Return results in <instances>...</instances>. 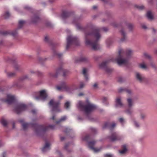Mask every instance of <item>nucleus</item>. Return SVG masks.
<instances>
[{
	"label": "nucleus",
	"instance_id": "16",
	"mask_svg": "<svg viewBox=\"0 0 157 157\" xmlns=\"http://www.w3.org/2000/svg\"><path fill=\"white\" fill-rule=\"evenodd\" d=\"M109 138L113 141L119 140L121 139V136H118L116 132L113 133Z\"/></svg>",
	"mask_w": 157,
	"mask_h": 157
},
{
	"label": "nucleus",
	"instance_id": "6",
	"mask_svg": "<svg viewBox=\"0 0 157 157\" xmlns=\"http://www.w3.org/2000/svg\"><path fill=\"white\" fill-rule=\"evenodd\" d=\"M61 72L63 73V76H65L68 74L69 71L67 70H64L62 67H60L56 70L55 74L51 73L49 74V75L51 77H56Z\"/></svg>",
	"mask_w": 157,
	"mask_h": 157
},
{
	"label": "nucleus",
	"instance_id": "12",
	"mask_svg": "<svg viewBox=\"0 0 157 157\" xmlns=\"http://www.w3.org/2000/svg\"><path fill=\"white\" fill-rule=\"evenodd\" d=\"M96 142V141L93 140L89 142L88 145L90 149L93 150L95 152H98L101 150V148H97L94 147V146Z\"/></svg>",
	"mask_w": 157,
	"mask_h": 157
},
{
	"label": "nucleus",
	"instance_id": "50",
	"mask_svg": "<svg viewBox=\"0 0 157 157\" xmlns=\"http://www.w3.org/2000/svg\"><path fill=\"white\" fill-rule=\"evenodd\" d=\"M144 56L147 58H150V56L147 53H144Z\"/></svg>",
	"mask_w": 157,
	"mask_h": 157
},
{
	"label": "nucleus",
	"instance_id": "62",
	"mask_svg": "<svg viewBox=\"0 0 157 157\" xmlns=\"http://www.w3.org/2000/svg\"><path fill=\"white\" fill-rule=\"evenodd\" d=\"M107 100V98H105V97L104 98H103V102H105V101H106Z\"/></svg>",
	"mask_w": 157,
	"mask_h": 157
},
{
	"label": "nucleus",
	"instance_id": "46",
	"mask_svg": "<svg viewBox=\"0 0 157 157\" xmlns=\"http://www.w3.org/2000/svg\"><path fill=\"white\" fill-rule=\"evenodd\" d=\"M91 132L94 133H95L97 131L96 129L95 128H91Z\"/></svg>",
	"mask_w": 157,
	"mask_h": 157
},
{
	"label": "nucleus",
	"instance_id": "61",
	"mask_svg": "<svg viewBox=\"0 0 157 157\" xmlns=\"http://www.w3.org/2000/svg\"><path fill=\"white\" fill-rule=\"evenodd\" d=\"M97 8V6H93V9L94 10H95V9H96Z\"/></svg>",
	"mask_w": 157,
	"mask_h": 157
},
{
	"label": "nucleus",
	"instance_id": "30",
	"mask_svg": "<svg viewBox=\"0 0 157 157\" xmlns=\"http://www.w3.org/2000/svg\"><path fill=\"white\" fill-rule=\"evenodd\" d=\"M123 91H126L128 94H130L131 92V91L130 90L124 89L122 88H120L118 90V92H121Z\"/></svg>",
	"mask_w": 157,
	"mask_h": 157
},
{
	"label": "nucleus",
	"instance_id": "54",
	"mask_svg": "<svg viewBox=\"0 0 157 157\" xmlns=\"http://www.w3.org/2000/svg\"><path fill=\"white\" fill-rule=\"evenodd\" d=\"M145 115L144 114H141V118L142 119H144V118L145 117Z\"/></svg>",
	"mask_w": 157,
	"mask_h": 157
},
{
	"label": "nucleus",
	"instance_id": "45",
	"mask_svg": "<svg viewBox=\"0 0 157 157\" xmlns=\"http://www.w3.org/2000/svg\"><path fill=\"white\" fill-rule=\"evenodd\" d=\"M119 121L122 124H123L124 122V121L123 118H120L119 119Z\"/></svg>",
	"mask_w": 157,
	"mask_h": 157
},
{
	"label": "nucleus",
	"instance_id": "28",
	"mask_svg": "<svg viewBox=\"0 0 157 157\" xmlns=\"http://www.w3.org/2000/svg\"><path fill=\"white\" fill-rule=\"evenodd\" d=\"M67 119V117L66 116H63L61 117V118L58 121H56L57 124H59L61 122L63 121L66 120Z\"/></svg>",
	"mask_w": 157,
	"mask_h": 157
},
{
	"label": "nucleus",
	"instance_id": "51",
	"mask_svg": "<svg viewBox=\"0 0 157 157\" xmlns=\"http://www.w3.org/2000/svg\"><path fill=\"white\" fill-rule=\"evenodd\" d=\"M48 40H48V37L47 36H46L45 37L44 41L45 42H48Z\"/></svg>",
	"mask_w": 157,
	"mask_h": 157
},
{
	"label": "nucleus",
	"instance_id": "1",
	"mask_svg": "<svg viewBox=\"0 0 157 157\" xmlns=\"http://www.w3.org/2000/svg\"><path fill=\"white\" fill-rule=\"evenodd\" d=\"M101 29L98 28L93 29L91 32L85 33V43L86 45L92 47L94 50L99 48L98 41L101 37Z\"/></svg>",
	"mask_w": 157,
	"mask_h": 157
},
{
	"label": "nucleus",
	"instance_id": "42",
	"mask_svg": "<svg viewBox=\"0 0 157 157\" xmlns=\"http://www.w3.org/2000/svg\"><path fill=\"white\" fill-rule=\"evenodd\" d=\"M112 43V42L110 39H109L106 41V44L108 47H109V45Z\"/></svg>",
	"mask_w": 157,
	"mask_h": 157
},
{
	"label": "nucleus",
	"instance_id": "36",
	"mask_svg": "<svg viewBox=\"0 0 157 157\" xmlns=\"http://www.w3.org/2000/svg\"><path fill=\"white\" fill-rule=\"evenodd\" d=\"M10 16V14L9 12L7 11L6 12L4 15V17L6 19L8 18Z\"/></svg>",
	"mask_w": 157,
	"mask_h": 157
},
{
	"label": "nucleus",
	"instance_id": "57",
	"mask_svg": "<svg viewBox=\"0 0 157 157\" xmlns=\"http://www.w3.org/2000/svg\"><path fill=\"white\" fill-rule=\"evenodd\" d=\"M142 28H143V29H146L147 28L146 26L144 25H142Z\"/></svg>",
	"mask_w": 157,
	"mask_h": 157
},
{
	"label": "nucleus",
	"instance_id": "4",
	"mask_svg": "<svg viewBox=\"0 0 157 157\" xmlns=\"http://www.w3.org/2000/svg\"><path fill=\"white\" fill-rule=\"evenodd\" d=\"M78 106L82 110L84 111L86 114H88L96 108V106L91 103L88 100L85 102L79 101Z\"/></svg>",
	"mask_w": 157,
	"mask_h": 157
},
{
	"label": "nucleus",
	"instance_id": "58",
	"mask_svg": "<svg viewBox=\"0 0 157 157\" xmlns=\"http://www.w3.org/2000/svg\"><path fill=\"white\" fill-rule=\"evenodd\" d=\"M36 73H37L38 75L39 76H41L42 74V73L39 71L36 72Z\"/></svg>",
	"mask_w": 157,
	"mask_h": 157
},
{
	"label": "nucleus",
	"instance_id": "60",
	"mask_svg": "<svg viewBox=\"0 0 157 157\" xmlns=\"http://www.w3.org/2000/svg\"><path fill=\"white\" fill-rule=\"evenodd\" d=\"M118 81L120 82H121L122 81V78H120L118 80Z\"/></svg>",
	"mask_w": 157,
	"mask_h": 157
},
{
	"label": "nucleus",
	"instance_id": "47",
	"mask_svg": "<svg viewBox=\"0 0 157 157\" xmlns=\"http://www.w3.org/2000/svg\"><path fill=\"white\" fill-rule=\"evenodd\" d=\"M105 157H112L113 156L112 155L109 154H105L104 155Z\"/></svg>",
	"mask_w": 157,
	"mask_h": 157
},
{
	"label": "nucleus",
	"instance_id": "31",
	"mask_svg": "<svg viewBox=\"0 0 157 157\" xmlns=\"http://www.w3.org/2000/svg\"><path fill=\"white\" fill-rule=\"evenodd\" d=\"M16 73L14 72H8L7 73V75L8 77H12L14 76Z\"/></svg>",
	"mask_w": 157,
	"mask_h": 157
},
{
	"label": "nucleus",
	"instance_id": "19",
	"mask_svg": "<svg viewBox=\"0 0 157 157\" xmlns=\"http://www.w3.org/2000/svg\"><path fill=\"white\" fill-rule=\"evenodd\" d=\"M50 144L48 142H46L45 146L42 149L43 152H45L50 149Z\"/></svg>",
	"mask_w": 157,
	"mask_h": 157
},
{
	"label": "nucleus",
	"instance_id": "52",
	"mask_svg": "<svg viewBox=\"0 0 157 157\" xmlns=\"http://www.w3.org/2000/svg\"><path fill=\"white\" fill-rule=\"evenodd\" d=\"M102 29L103 31L105 32H106L108 31V29L106 27H103L102 28Z\"/></svg>",
	"mask_w": 157,
	"mask_h": 157
},
{
	"label": "nucleus",
	"instance_id": "2",
	"mask_svg": "<svg viewBox=\"0 0 157 157\" xmlns=\"http://www.w3.org/2000/svg\"><path fill=\"white\" fill-rule=\"evenodd\" d=\"M21 123H22V125L23 129L25 130L27 128L31 126L33 128L35 132H37L40 131H45L48 130V128L54 129L55 126L52 125H49L48 126H46L44 125H40L37 124L28 123H24V121L21 120L20 121Z\"/></svg>",
	"mask_w": 157,
	"mask_h": 157
},
{
	"label": "nucleus",
	"instance_id": "20",
	"mask_svg": "<svg viewBox=\"0 0 157 157\" xmlns=\"http://www.w3.org/2000/svg\"><path fill=\"white\" fill-rule=\"evenodd\" d=\"M116 107H122L123 104L121 102V99L119 97L117 98L116 100Z\"/></svg>",
	"mask_w": 157,
	"mask_h": 157
},
{
	"label": "nucleus",
	"instance_id": "22",
	"mask_svg": "<svg viewBox=\"0 0 157 157\" xmlns=\"http://www.w3.org/2000/svg\"><path fill=\"white\" fill-rule=\"evenodd\" d=\"M136 77L137 79L140 82H142L145 80V78L144 77H142L138 73L136 74Z\"/></svg>",
	"mask_w": 157,
	"mask_h": 157
},
{
	"label": "nucleus",
	"instance_id": "25",
	"mask_svg": "<svg viewBox=\"0 0 157 157\" xmlns=\"http://www.w3.org/2000/svg\"><path fill=\"white\" fill-rule=\"evenodd\" d=\"M87 59L85 57L82 56L81 57L79 58V60H76L75 62L76 63H78L79 62H85L87 61Z\"/></svg>",
	"mask_w": 157,
	"mask_h": 157
},
{
	"label": "nucleus",
	"instance_id": "11",
	"mask_svg": "<svg viewBox=\"0 0 157 157\" xmlns=\"http://www.w3.org/2000/svg\"><path fill=\"white\" fill-rule=\"evenodd\" d=\"M7 99L3 100V101L7 102L9 104H11L15 102V99L14 96L8 94L7 95Z\"/></svg>",
	"mask_w": 157,
	"mask_h": 157
},
{
	"label": "nucleus",
	"instance_id": "10",
	"mask_svg": "<svg viewBox=\"0 0 157 157\" xmlns=\"http://www.w3.org/2000/svg\"><path fill=\"white\" fill-rule=\"evenodd\" d=\"M47 97V94L46 91L44 90L40 91L39 93V95L38 96L35 97L36 100L45 99Z\"/></svg>",
	"mask_w": 157,
	"mask_h": 157
},
{
	"label": "nucleus",
	"instance_id": "41",
	"mask_svg": "<svg viewBox=\"0 0 157 157\" xmlns=\"http://www.w3.org/2000/svg\"><path fill=\"white\" fill-rule=\"evenodd\" d=\"M127 26H128V28L130 30H131L133 28V26L131 24H128L127 25Z\"/></svg>",
	"mask_w": 157,
	"mask_h": 157
},
{
	"label": "nucleus",
	"instance_id": "15",
	"mask_svg": "<svg viewBox=\"0 0 157 157\" xmlns=\"http://www.w3.org/2000/svg\"><path fill=\"white\" fill-rule=\"evenodd\" d=\"M17 29L13 31L12 32L10 31H5L0 32V34L6 36L10 34L11 35L13 36H17Z\"/></svg>",
	"mask_w": 157,
	"mask_h": 157
},
{
	"label": "nucleus",
	"instance_id": "8",
	"mask_svg": "<svg viewBox=\"0 0 157 157\" xmlns=\"http://www.w3.org/2000/svg\"><path fill=\"white\" fill-rule=\"evenodd\" d=\"M59 101L54 102L52 100H51L49 103V105L52 107V111L58 112L60 111L59 108Z\"/></svg>",
	"mask_w": 157,
	"mask_h": 157
},
{
	"label": "nucleus",
	"instance_id": "7",
	"mask_svg": "<svg viewBox=\"0 0 157 157\" xmlns=\"http://www.w3.org/2000/svg\"><path fill=\"white\" fill-rule=\"evenodd\" d=\"M27 108L26 105L23 104H17L14 108V111L17 114L25 110Z\"/></svg>",
	"mask_w": 157,
	"mask_h": 157
},
{
	"label": "nucleus",
	"instance_id": "17",
	"mask_svg": "<svg viewBox=\"0 0 157 157\" xmlns=\"http://www.w3.org/2000/svg\"><path fill=\"white\" fill-rule=\"evenodd\" d=\"M116 124L113 123L112 124H110L109 122L105 123L103 126V128H109L110 130H112L115 126Z\"/></svg>",
	"mask_w": 157,
	"mask_h": 157
},
{
	"label": "nucleus",
	"instance_id": "34",
	"mask_svg": "<svg viewBox=\"0 0 157 157\" xmlns=\"http://www.w3.org/2000/svg\"><path fill=\"white\" fill-rule=\"evenodd\" d=\"M25 21L23 20H20L19 22L18 28H21L23 26Z\"/></svg>",
	"mask_w": 157,
	"mask_h": 157
},
{
	"label": "nucleus",
	"instance_id": "13",
	"mask_svg": "<svg viewBox=\"0 0 157 157\" xmlns=\"http://www.w3.org/2000/svg\"><path fill=\"white\" fill-rule=\"evenodd\" d=\"M128 108L126 110V112L128 114H131L132 112L131 107L133 105L132 100L130 98L127 99Z\"/></svg>",
	"mask_w": 157,
	"mask_h": 157
},
{
	"label": "nucleus",
	"instance_id": "38",
	"mask_svg": "<svg viewBox=\"0 0 157 157\" xmlns=\"http://www.w3.org/2000/svg\"><path fill=\"white\" fill-rule=\"evenodd\" d=\"M135 7L138 9L139 10H142L144 9V6H139V5H136L135 6Z\"/></svg>",
	"mask_w": 157,
	"mask_h": 157
},
{
	"label": "nucleus",
	"instance_id": "14",
	"mask_svg": "<svg viewBox=\"0 0 157 157\" xmlns=\"http://www.w3.org/2000/svg\"><path fill=\"white\" fill-rule=\"evenodd\" d=\"M56 88L59 91L65 90L68 91L69 89V87L65 82H63L61 86H57Z\"/></svg>",
	"mask_w": 157,
	"mask_h": 157
},
{
	"label": "nucleus",
	"instance_id": "3",
	"mask_svg": "<svg viewBox=\"0 0 157 157\" xmlns=\"http://www.w3.org/2000/svg\"><path fill=\"white\" fill-rule=\"evenodd\" d=\"M132 53V51L130 49L124 51L120 49L119 51V56L116 59V61L119 65H127L128 64V60L127 58L124 59L123 56L124 55L127 57H129Z\"/></svg>",
	"mask_w": 157,
	"mask_h": 157
},
{
	"label": "nucleus",
	"instance_id": "40",
	"mask_svg": "<svg viewBox=\"0 0 157 157\" xmlns=\"http://www.w3.org/2000/svg\"><path fill=\"white\" fill-rule=\"evenodd\" d=\"M54 54L55 55L57 56L59 58L61 57L62 56V54L56 52H55Z\"/></svg>",
	"mask_w": 157,
	"mask_h": 157
},
{
	"label": "nucleus",
	"instance_id": "37",
	"mask_svg": "<svg viewBox=\"0 0 157 157\" xmlns=\"http://www.w3.org/2000/svg\"><path fill=\"white\" fill-rule=\"evenodd\" d=\"M140 67L142 69H146L147 68L146 66L144 63H141L139 64Z\"/></svg>",
	"mask_w": 157,
	"mask_h": 157
},
{
	"label": "nucleus",
	"instance_id": "44",
	"mask_svg": "<svg viewBox=\"0 0 157 157\" xmlns=\"http://www.w3.org/2000/svg\"><path fill=\"white\" fill-rule=\"evenodd\" d=\"M84 83L83 82H81L80 83L79 88L80 89H81V88H82L84 87Z\"/></svg>",
	"mask_w": 157,
	"mask_h": 157
},
{
	"label": "nucleus",
	"instance_id": "49",
	"mask_svg": "<svg viewBox=\"0 0 157 157\" xmlns=\"http://www.w3.org/2000/svg\"><path fill=\"white\" fill-rule=\"evenodd\" d=\"M27 78H28L27 76L26 75H25V76H24L23 77H22L21 78V80H23Z\"/></svg>",
	"mask_w": 157,
	"mask_h": 157
},
{
	"label": "nucleus",
	"instance_id": "55",
	"mask_svg": "<svg viewBox=\"0 0 157 157\" xmlns=\"http://www.w3.org/2000/svg\"><path fill=\"white\" fill-rule=\"evenodd\" d=\"M31 112L33 114H35L36 113V110L33 109L32 110Z\"/></svg>",
	"mask_w": 157,
	"mask_h": 157
},
{
	"label": "nucleus",
	"instance_id": "26",
	"mask_svg": "<svg viewBox=\"0 0 157 157\" xmlns=\"http://www.w3.org/2000/svg\"><path fill=\"white\" fill-rule=\"evenodd\" d=\"M40 21V18L38 16H35L32 18V21L33 23H36Z\"/></svg>",
	"mask_w": 157,
	"mask_h": 157
},
{
	"label": "nucleus",
	"instance_id": "29",
	"mask_svg": "<svg viewBox=\"0 0 157 157\" xmlns=\"http://www.w3.org/2000/svg\"><path fill=\"white\" fill-rule=\"evenodd\" d=\"M87 70L85 68H84L82 71V74H83L85 79L87 80L88 79V77L87 75L86 74Z\"/></svg>",
	"mask_w": 157,
	"mask_h": 157
},
{
	"label": "nucleus",
	"instance_id": "48",
	"mask_svg": "<svg viewBox=\"0 0 157 157\" xmlns=\"http://www.w3.org/2000/svg\"><path fill=\"white\" fill-rule=\"evenodd\" d=\"M134 124L136 127L138 128L139 127V125L137 122L136 121L134 122Z\"/></svg>",
	"mask_w": 157,
	"mask_h": 157
},
{
	"label": "nucleus",
	"instance_id": "27",
	"mask_svg": "<svg viewBox=\"0 0 157 157\" xmlns=\"http://www.w3.org/2000/svg\"><path fill=\"white\" fill-rule=\"evenodd\" d=\"M147 16L149 19L151 20L153 18V16L151 11H149L147 13Z\"/></svg>",
	"mask_w": 157,
	"mask_h": 157
},
{
	"label": "nucleus",
	"instance_id": "21",
	"mask_svg": "<svg viewBox=\"0 0 157 157\" xmlns=\"http://www.w3.org/2000/svg\"><path fill=\"white\" fill-rule=\"evenodd\" d=\"M120 32L122 36V38L121 39V41H125L127 39V37L126 36L125 33L124 32L123 29H122L121 30Z\"/></svg>",
	"mask_w": 157,
	"mask_h": 157
},
{
	"label": "nucleus",
	"instance_id": "59",
	"mask_svg": "<svg viewBox=\"0 0 157 157\" xmlns=\"http://www.w3.org/2000/svg\"><path fill=\"white\" fill-rule=\"evenodd\" d=\"M47 25L48 26L50 27V26H51V24L50 22H49V23H47Z\"/></svg>",
	"mask_w": 157,
	"mask_h": 157
},
{
	"label": "nucleus",
	"instance_id": "33",
	"mask_svg": "<svg viewBox=\"0 0 157 157\" xmlns=\"http://www.w3.org/2000/svg\"><path fill=\"white\" fill-rule=\"evenodd\" d=\"M91 139V136L90 135H86L83 138V140H84L88 141V140Z\"/></svg>",
	"mask_w": 157,
	"mask_h": 157
},
{
	"label": "nucleus",
	"instance_id": "32",
	"mask_svg": "<svg viewBox=\"0 0 157 157\" xmlns=\"http://www.w3.org/2000/svg\"><path fill=\"white\" fill-rule=\"evenodd\" d=\"M1 122L4 126H6L8 124V122L7 121L3 118L2 119L1 121Z\"/></svg>",
	"mask_w": 157,
	"mask_h": 157
},
{
	"label": "nucleus",
	"instance_id": "64",
	"mask_svg": "<svg viewBox=\"0 0 157 157\" xmlns=\"http://www.w3.org/2000/svg\"><path fill=\"white\" fill-rule=\"evenodd\" d=\"M83 95V94L82 93L79 94H78V95L79 96H82Z\"/></svg>",
	"mask_w": 157,
	"mask_h": 157
},
{
	"label": "nucleus",
	"instance_id": "24",
	"mask_svg": "<svg viewBox=\"0 0 157 157\" xmlns=\"http://www.w3.org/2000/svg\"><path fill=\"white\" fill-rule=\"evenodd\" d=\"M122 149L119 151L120 153L123 154L125 153L127 151V146L126 145L124 144L123 145L122 147Z\"/></svg>",
	"mask_w": 157,
	"mask_h": 157
},
{
	"label": "nucleus",
	"instance_id": "53",
	"mask_svg": "<svg viewBox=\"0 0 157 157\" xmlns=\"http://www.w3.org/2000/svg\"><path fill=\"white\" fill-rule=\"evenodd\" d=\"M72 89H78V88L76 87L75 85H73L72 86Z\"/></svg>",
	"mask_w": 157,
	"mask_h": 157
},
{
	"label": "nucleus",
	"instance_id": "56",
	"mask_svg": "<svg viewBox=\"0 0 157 157\" xmlns=\"http://www.w3.org/2000/svg\"><path fill=\"white\" fill-rule=\"evenodd\" d=\"M97 86H98V84L97 83H95L94 85H93V87L94 88H96L97 87Z\"/></svg>",
	"mask_w": 157,
	"mask_h": 157
},
{
	"label": "nucleus",
	"instance_id": "63",
	"mask_svg": "<svg viewBox=\"0 0 157 157\" xmlns=\"http://www.w3.org/2000/svg\"><path fill=\"white\" fill-rule=\"evenodd\" d=\"M65 139V137H62L60 138L61 140L63 141Z\"/></svg>",
	"mask_w": 157,
	"mask_h": 157
},
{
	"label": "nucleus",
	"instance_id": "9",
	"mask_svg": "<svg viewBox=\"0 0 157 157\" xmlns=\"http://www.w3.org/2000/svg\"><path fill=\"white\" fill-rule=\"evenodd\" d=\"M109 60H107L102 63L99 65V67L101 68L104 69L108 73L111 72L113 71L112 69L107 67V65L109 62Z\"/></svg>",
	"mask_w": 157,
	"mask_h": 157
},
{
	"label": "nucleus",
	"instance_id": "39",
	"mask_svg": "<svg viewBox=\"0 0 157 157\" xmlns=\"http://www.w3.org/2000/svg\"><path fill=\"white\" fill-rule=\"evenodd\" d=\"M70 105V103L68 101L66 102L64 105V106L66 109H68Z\"/></svg>",
	"mask_w": 157,
	"mask_h": 157
},
{
	"label": "nucleus",
	"instance_id": "23",
	"mask_svg": "<svg viewBox=\"0 0 157 157\" xmlns=\"http://www.w3.org/2000/svg\"><path fill=\"white\" fill-rule=\"evenodd\" d=\"M73 23L75 24L76 25L77 29H81L82 27L79 24L78 22V20L77 19H75L73 22Z\"/></svg>",
	"mask_w": 157,
	"mask_h": 157
},
{
	"label": "nucleus",
	"instance_id": "43",
	"mask_svg": "<svg viewBox=\"0 0 157 157\" xmlns=\"http://www.w3.org/2000/svg\"><path fill=\"white\" fill-rule=\"evenodd\" d=\"M14 69H15L16 70H18V68H19V66H18V65L17 64H15L14 65Z\"/></svg>",
	"mask_w": 157,
	"mask_h": 157
},
{
	"label": "nucleus",
	"instance_id": "18",
	"mask_svg": "<svg viewBox=\"0 0 157 157\" xmlns=\"http://www.w3.org/2000/svg\"><path fill=\"white\" fill-rule=\"evenodd\" d=\"M71 13L66 10H63L62 12L61 15L62 17L65 19L70 16L71 15Z\"/></svg>",
	"mask_w": 157,
	"mask_h": 157
},
{
	"label": "nucleus",
	"instance_id": "35",
	"mask_svg": "<svg viewBox=\"0 0 157 157\" xmlns=\"http://www.w3.org/2000/svg\"><path fill=\"white\" fill-rule=\"evenodd\" d=\"M71 146V144L70 143H68L67 144H65V146H64V149L67 150L68 152H70L71 151L69 150L68 149V147H70Z\"/></svg>",
	"mask_w": 157,
	"mask_h": 157
},
{
	"label": "nucleus",
	"instance_id": "5",
	"mask_svg": "<svg viewBox=\"0 0 157 157\" xmlns=\"http://www.w3.org/2000/svg\"><path fill=\"white\" fill-rule=\"evenodd\" d=\"M67 41L66 49L67 50L73 45H78L79 44L78 38L75 36H74L71 35L68 36H67Z\"/></svg>",
	"mask_w": 157,
	"mask_h": 157
}]
</instances>
